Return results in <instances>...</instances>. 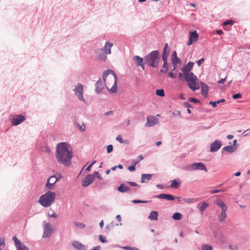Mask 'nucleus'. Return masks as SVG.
<instances>
[{"instance_id":"603ef678","label":"nucleus","mask_w":250,"mask_h":250,"mask_svg":"<svg viewBox=\"0 0 250 250\" xmlns=\"http://www.w3.org/2000/svg\"><path fill=\"white\" fill-rule=\"evenodd\" d=\"M113 149V146L112 145H109L107 146V152L108 153H111Z\"/></svg>"},{"instance_id":"423d86ee","label":"nucleus","mask_w":250,"mask_h":250,"mask_svg":"<svg viewBox=\"0 0 250 250\" xmlns=\"http://www.w3.org/2000/svg\"><path fill=\"white\" fill-rule=\"evenodd\" d=\"M186 169L188 171L200 170H204L206 172L208 171V169H207L205 164L202 162L191 164L190 165L187 167Z\"/></svg>"},{"instance_id":"412c9836","label":"nucleus","mask_w":250,"mask_h":250,"mask_svg":"<svg viewBox=\"0 0 250 250\" xmlns=\"http://www.w3.org/2000/svg\"><path fill=\"white\" fill-rule=\"evenodd\" d=\"M72 245L77 250H85L84 245L78 241H73Z\"/></svg>"},{"instance_id":"7c9ffc66","label":"nucleus","mask_w":250,"mask_h":250,"mask_svg":"<svg viewBox=\"0 0 250 250\" xmlns=\"http://www.w3.org/2000/svg\"><path fill=\"white\" fill-rule=\"evenodd\" d=\"M117 76L114 78V83L112 85V87L110 89V92L112 93H115L117 92Z\"/></svg>"},{"instance_id":"6e6d98bb","label":"nucleus","mask_w":250,"mask_h":250,"mask_svg":"<svg viewBox=\"0 0 250 250\" xmlns=\"http://www.w3.org/2000/svg\"><path fill=\"white\" fill-rule=\"evenodd\" d=\"M78 126L79 128V129L81 130L82 131H84L85 130L86 126L85 124H83L82 125H80L79 124H78Z\"/></svg>"},{"instance_id":"1a4fd4ad","label":"nucleus","mask_w":250,"mask_h":250,"mask_svg":"<svg viewBox=\"0 0 250 250\" xmlns=\"http://www.w3.org/2000/svg\"><path fill=\"white\" fill-rule=\"evenodd\" d=\"M44 224L43 226V233L42 235L43 238H47L51 236L53 232V229L51 225L49 223H46L44 222Z\"/></svg>"},{"instance_id":"de8ad7c7","label":"nucleus","mask_w":250,"mask_h":250,"mask_svg":"<svg viewBox=\"0 0 250 250\" xmlns=\"http://www.w3.org/2000/svg\"><path fill=\"white\" fill-rule=\"evenodd\" d=\"M126 184L129 185L131 187H140V186L138 184H137L135 182H130V181H127Z\"/></svg>"},{"instance_id":"338daca9","label":"nucleus","mask_w":250,"mask_h":250,"mask_svg":"<svg viewBox=\"0 0 250 250\" xmlns=\"http://www.w3.org/2000/svg\"><path fill=\"white\" fill-rule=\"evenodd\" d=\"M168 76L171 78H175L176 77L175 75L172 72L168 73Z\"/></svg>"},{"instance_id":"774afa93","label":"nucleus","mask_w":250,"mask_h":250,"mask_svg":"<svg viewBox=\"0 0 250 250\" xmlns=\"http://www.w3.org/2000/svg\"><path fill=\"white\" fill-rule=\"evenodd\" d=\"M101 247L97 246L96 247L92 248L90 250H100Z\"/></svg>"},{"instance_id":"a878e982","label":"nucleus","mask_w":250,"mask_h":250,"mask_svg":"<svg viewBox=\"0 0 250 250\" xmlns=\"http://www.w3.org/2000/svg\"><path fill=\"white\" fill-rule=\"evenodd\" d=\"M216 204L219 207L221 208L222 211L224 212L226 211L227 209V205L224 203V202L220 200H217L216 201Z\"/></svg>"},{"instance_id":"bf43d9fd","label":"nucleus","mask_w":250,"mask_h":250,"mask_svg":"<svg viewBox=\"0 0 250 250\" xmlns=\"http://www.w3.org/2000/svg\"><path fill=\"white\" fill-rule=\"evenodd\" d=\"M135 165L132 164L131 166H130L128 167V169L130 171H134L135 170Z\"/></svg>"},{"instance_id":"f704fd0d","label":"nucleus","mask_w":250,"mask_h":250,"mask_svg":"<svg viewBox=\"0 0 250 250\" xmlns=\"http://www.w3.org/2000/svg\"><path fill=\"white\" fill-rule=\"evenodd\" d=\"M143 159L144 157L142 155H140L136 159L132 160V164H134L136 165Z\"/></svg>"},{"instance_id":"79ce46f5","label":"nucleus","mask_w":250,"mask_h":250,"mask_svg":"<svg viewBox=\"0 0 250 250\" xmlns=\"http://www.w3.org/2000/svg\"><path fill=\"white\" fill-rule=\"evenodd\" d=\"M74 225L79 228L83 229L85 227V225L83 223L75 222L74 223Z\"/></svg>"},{"instance_id":"09e8293b","label":"nucleus","mask_w":250,"mask_h":250,"mask_svg":"<svg viewBox=\"0 0 250 250\" xmlns=\"http://www.w3.org/2000/svg\"><path fill=\"white\" fill-rule=\"evenodd\" d=\"M242 94L240 93H238L237 94H234L232 95V98L234 100L240 99L242 98Z\"/></svg>"},{"instance_id":"49530a36","label":"nucleus","mask_w":250,"mask_h":250,"mask_svg":"<svg viewBox=\"0 0 250 250\" xmlns=\"http://www.w3.org/2000/svg\"><path fill=\"white\" fill-rule=\"evenodd\" d=\"M12 239L15 242V246L16 247L17 246H18V245H19L20 244H21V242L20 240H19L17 237L16 236H14L13 237H12Z\"/></svg>"},{"instance_id":"ddd939ff","label":"nucleus","mask_w":250,"mask_h":250,"mask_svg":"<svg viewBox=\"0 0 250 250\" xmlns=\"http://www.w3.org/2000/svg\"><path fill=\"white\" fill-rule=\"evenodd\" d=\"M199 35L196 31L194 30L189 32V40L187 42L188 45H191L193 42H196L198 39Z\"/></svg>"},{"instance_id":"6e6552de","label":"nucleus","mask_w":250,"mask_h":250,"mask_svg":"<svg viewBox=\"0 0 250 250\" xmlns=\"http://www.w3.org/2000/svg\"><path fill=\"white\" fill-rule=\"evenodd\" d=\"M83 85L80 83H78L77 85L75 86V88L74 89L75 94L76 96H77L78 99L85 102L83 97Z\"/></svg>"},{"instance_id":"72a5a7b5","label":"nucleus","mask_w":250,"mask_h":250,"mask_svg":"<svg viewBox=\"0 0 250 250\" xmlns=\"http://www.w3.org/2000/svg\"><path fill=\"white\" fill-rule=\"evenodd\" d=\"M47 180L50 183H53V185H55L56 182L59 181V178H57L55 175H52L48 178Z\"/></svg>"},{"instance_id":"8fccbe9b","label":"nucleus","mask_w":250,"mask_h":250,"mask_svg":"<svg viewBox=\"0 0 250 250\" xmlns=\"http://www.w3.org/2000/svg\"><path fill=\"white\" fill-rule=\"evenodd\" d=\"M178 79L180 81H183L184 80L185 81V75H184L183 72V73L180 72L178 74Z\"/></svg>"},{"instance_id":"0e129e2a","label":"nucleus","mask_w":250,"mask_h":250,"mask_svg":"<svg viewBox=\"0 0 250 250\" xmlns=\"http://www.w3.org/2000/svg\"><path fill=\"white\" fill-rule=\"evenodd\" d=\"M193 200L194 199L192 198H187L183 199V200L186 203H191L193 202Z\"/></svg>"},{"instance_id":"20e7f679","label":"nucleus","mask_w":250,"mask_h":250,"mask_svg":"<svg viewBox=\"0 0 250 250\" xmlns=\"http://www.w3.org/2000/svg\"><path fill=\"white\" fill-rule=\"evenodd\" d=\"M112 46V43L106 42L103 48H97L95 50V57L99 60L105 61L107 59L106 55L111 53V49Z\"/></svg>"},{"instance_id":"39448f33","label":"nucleus","mask_w":250,"mask_h":250,"mask_svg":"<svg viewBox=\"0 0 250 250\" xmlns=\"http://www.w3.org/2000/svg\"><path fill=\"white\" fill-rule=\"evenodd\" d=\"M185 79L188 83V86L192 90L195 91L199 88V86H196L198 78L194 73H191L189 75H186Z\"/></svg>"},{"instance_id":"5701e85b","label":"nucleus","mask_w":250,"mask_h":250,"mask_svg":"<svg viewBox=\"0 0 250 250\" xmlns=\"http://www.w3.org/2000/svg\"><path fill=\"white\" fill-rule=\"evenodd\" d=\"M129 189V188L124 183L121 184L117 188V190L121 193H125Z\"/></svg>"},{"instance_id":"a211bd4d","label":"nucleus","mask_w":250,"mask_h":250,"mask_svg":"<svg viewBox=\"0 0 250 250\" xmlns=\"http://www.w3.org/2000/svg\"><path fill=\"white\" fill-rule=\"evenodd\" d=\"M104 84L105 83H103L101 79H99L95 83V91L98 94L101 93L103 89L104 88Z\"/></svg>"},{"instance_id":"f03ea898","label":"nucleus","mask_w":250,"mask_h":250,"mask_svg":"<svg viewBox=\"0 0 250 250\" xmlns=\"http://www.w3.org/2000/svg\"><path fill=\"white\" fill-rule=\"evenodd\" d=\"M145 63L149 67L157 68L158 67L160 55L158 50H154L150 52L144 57Z\"/></svg>"},{"instance_id":"4be33fe9","label":"nucleus","mask_w":250,"mask_h":250,"mask_svg":"<svg viewBox=\"0 0 250 250\" xmlns=\"http://www.w3.org/2000/svg\"><path fill=\"white\" fill-rule=\"evenodd\" d=\"M237 149V147L231 146V145L224 146L222 148V152L225 151L229 153L234 152Z\"/></svg>"},{"instance_id":"58836bf2","label":"nucleus","mask_w":250,"mask_h":250,"mask_svg":"<svg viewBox=\"0 0 250 250\" xmlns=\"http://www.w3.org/2000/svg\"><path fill=\"white\" fill-rule=\"evenodd\" d=\"M156 94L157 96H160V97H164L165 96V91L163 89H157L156 90Z\"/></svg>"},{"instance_id":"2f4dec72","label":"nucleus","mask_w":250,"mask_h":250,"mask_svg":"<svg viewBox=\"0 0 250 250\" xmlns=\"http://www.w3.org/2000/svg\"><path fill=\"white\" fill-rule=\"evenodd\" d=\"M55 185H53V183H50L48 180L47 181L46 184L45 186L44 189L46 190L50 191V190H52L54 189Z\"/></svg>"},{"instance_id":"7ed1b4c3","label":"nucleus","mask_w":250,"mask_h":250,"mask_svg":"<svg viewBox=\"0 0 250 250\" xmlns=\"http://www.w3.org/2000/svg\"><path fill=\"white\" fill-rule=\"evenodd\" d=\"M56 193L54 192L48 191L46 193L40 197L38 202L43 207L48 208L55 202Z\"/></svg>"},{"instance_id":"680f3d73","label":"nucleus","mask_w":250,"mask_h":250,"mask_svg":"<svg viewBox=\"0 0 250 250\" xmlns=\"http://www.w3.org/2000/svg\"><path fill=\"white\" fill-rule=\"evenodd\" d=\"M96 163V161H93L89 166H88L86 168V170L87 171H90L91 170V167Z\"/></svg>"},{"instance_id":"c85d7f7f","label":"nucleus","mask_w":250,"mask_h":250,"mask_svg":"<svg viewBox=\"0 0 250 250\" xmlns=\"http://www.w3.org/2000/svg\"><path fill=\"white\" fill-rule=\"evenodd\" d=\"M164 62L162 68H161L160 71L162 73H166L168 69V66L167 64V61L166 60L163 61Z\"/></svg>"},{"instance_id":"9b49d317","label":"nucleus","mask_w":250,"mask_h":250,"mask_svg":"<svg viewBox=\"0 0 250 250\" xmlns=\"http://www.w3.org/2000/svg\"><path fill=\"white\" fill-rule=\"evenodd\" d=\"M94 181V176L92 174H89L85 176L82 181V184L83 187H86L92 184Z\"/></svg>"},{"instance_id":"ea45409f","label":"nucleus","mask_w":250,"mask_h":250,"mask_svg":"<svg viewBox=\"0 0 250 250\" xmlns=\"http://www.w3.org/2000/svg\"><path fill=\"white\" fill-rule=\"evenodd\" d=\"M208 206V204L207 203H206L205 202H203L202 203V205L200 207V211L201 212H203Z\"/></svg>"},{"instance_id":"5fc2aeb1","label":"nucleus","mask_w":250,"mask_h":250,"mask_svg":"<svg viewBox=\"0 0 250 250\" xmlns=\"http://www.w3.org/2000/svg\"><path fill=\"white\" fill-rule=\"evenodd\" d=\"M124 249L126 250H139V249L136 247H131L130 246H125L124 247Z\"/></svg>"},{"instance_id":"393cba45","label":"nucleus","mask_w":250,"mask_h":250,"mask_svg":"<svg viewBox=\"0 0 250 250\" xmlns=\"http://www.w3.org/2000/svg\"><path fill=\"white\" fill-rule=\"evenodd\" d=\"M213 235L214 237L220 241L221 243L225 242V238L224 235L222 233H218L217 232H214Z\"/></svg>"},{"instance_id":"aec40b11","label":"nucleus","mask_w":250,"mask_h":250,"mask_svg":"<svg viewBox=\"0 0 250 250\" xmlns=\"http://www.w3.org/2000/svg\"><path fill=\"white\" fill-rule=\"evenodd\" d=\"M109 74H112L114 78L117 77L115 72L112 70L107 69L106 71H104L103 74V79L104 83H105L107 76Z\"/></svg>"},{"instance_id":"6ab92c4d","label":"nucleus","mask_w":250,"mask_h":250,"mask_svg":"<svg viewBox=\"0 0 250 250\" xmlns=\"http://www.w3.org/2000/svg\"><path fill=\"white\" fill-rule=\"evenodd\" d=\"M170 49L168 47V44L166 43L164 47L163 53H162V60L167 61V58L169 55Z\"/></svg>"},{"instance_id":"f8f14e48","label":"nucleus","mask_w":250,"mask_h":250,"mask_svg":"<svg viewBox=\"0 0 250 250\" xmlns=\"http://www.w3.org/2000/svg\"><path fill=\"white\" fill-rule=\"evenodd\" d=\"M133 60L135 62V63L136 66L141 67L143 69L145 68V63L144 58L140 57L139 56H134L133 57Z\"/></svg>"},{"instance_id":"864d4df0","label":"nucleus","mask_w":250,"mask_h":250,"mask_svg":"<svg viewBox=\"0 0 250 250\" xmlns=\"http://www.w3.org/2000/svg\"><path fill=\"white\" fill-rule=\"evenodd\" d=\"M223 191H225V189H213V190H211L210 191V193L214 194V193H218V192H223Z\"/></svg>"},{"instance_id":"e433bc0d","label":"nucleus","mask_w":250,"mask_h":250,"mask_svg":"<svg viewBox=\"0 0 250 250\" xmlns=\"http://www.w3.org/2000/svg\"><path fill=\"white\" fill-rule=\"evenodd\" d=\"M17 250H28V248L21 242L16 247Z\"/></svg>"},{"instance_id":"c03bdc74","label":"nucleus","mask_w":250,"mask_h":250,"mask_svg":"<svg viewBox=\"0 0 250 250\" xmlns=\"http://www.w3.org/2000/svg\"><path fill=\"white\" fill-rule=\"evenodd\" d=\"M234 23V21L231 20H227L226 21H225L223 23V25L224 26H226V25H232Z\"/></svg>"},{"instance_id":"f3484780","label":"nucleus","mask_w":250,"mask_h":250,"mask_svg":"<svg viewBox=\"0 0 250 250\" xmlns=\"http://www.w3.org/2000/svg\"><path fill=\"white\" fill-rule=\"evenodd\" d=\"M157 123V119L154 116H149L147 117L146 126H153Z\"/></svg>"},{"instance_id":"0eeeda50","label":"nucleus","mask_w":250,"mask_h":250,"mask_svg":"<svg viewBox=\"0 0 250 250\" xmlns=\"http://www.w3.org/2000/svg\"><path fill=\"white\" fill-rule=\"evenodd\" d=\"M13 118H10V122L13 125H18L22 123L25 117L22 114H17L15 116L12 115Z\"/></svg>"},{"instance_id":"f257e3e1","label":"nucleus","mask_w":250,"mask_h":250,"mask_svg":"<svg viewBox=\"0 0 250 250\" xmlns=\"http://www.w3.org/2000/svg\"><path fill=\"white\" fill-rule=\"evenodd\" d=\"M55 156L59 163L65 166L70 165L73 157L71 146L66 142L59 143L56 147Z\"/></svg>"},{"instance_id":"2eb2a0df","label":"nucleus","mask_w":250,"mask_h":250,"mask_svg":"<svg viewBox=\"0 0 250 250\" xmlns=\"http://www.w3.org/2000/svg\"><path fill=\"white\" fill-rule=\"evenodd\" d=\"M155 197L161 199H165L167 201H173L175 199V196L170 194L166 193H161L155 196Z\"/></svg>"},{"instance_id":"4468645a","label":"nucleus","mask_w":250,"mask_h":250,"mask_svg":"<svg viewBox=\"0 0 250 250\" xmlns=\"http://www.w3.org/2000/svg\"><path fill=\"white\" fill-rule=\"evenodd\" d=\"M222 146V142L219 140H215L210 145V151L214 152L218 150Z\"/></svg>"},{"instance_id":"c756f323","label":"nucleus","mask_w":250,"mask_h":250,"mask_svg":"<svg viewBox=\"0 0 250 250\" xmlns=\"http://www.w3.org/2000/svg\"><path fill=\"white\" fill-rule=\"evenodd\" d=\"M180 185V182L177 179H174L170 185V188L177 189L179 188Z\"/></svg>"},{"instance_id":"3c124183","label":"nucleus","mask_w":250,"mask_h":250,"mask_svg":"<svg viewBox=\"0 0 250 250\" xmlns=\"http://www.w3.org/2000/svg\"><path fill=\"white\" fill-rule=\"evenodd\" d=\"M99 237V240L102 243H106V242H107L106 238V237L105 236H103L102 235H100Z\"/></svg>"},{"instance_id":"bb28decb","label":"nucleus","mask_w":250,"mask_h":250,"mask_svg":"<svg viewBox=\"0 0 250 250\" xmlns=\"http://www.w3.org/2000/svg\"><path fill=\"white\" fill-rule=\"evenodd\" d=\"M172 63L173 66V69L172 71H174L177 68V64L180 63L181 62V60L178 57L171 58Z\"/></svg>"},{"instance_id":"69168bd1","label":"nucleus","mask_w":250,"mask_h":250,"mask_svg":"<svg viewBox=\"0 0 250 250\" xmlns=\"http://www.w3.org/2000/svg\"><path fill=\"white\" fill-rule=\"evenodd\" d=\"M204 61V59L203 58H202L201 59L197 61V64L198 66H200L202 62H203Z\"/></svg>"},{"instance_id":"a18cd8bd","label":"nucleus","mask_w":250,"mask_h":250,"mask_svg":"<svg viewBox=\"0 0 250 250\" xmlns=\"http://www.w3.org/2000/svg\"><path fill=\"white\" fill-rule=\"evenodd\" d=\"M151 202L150 201H144V200H134L132 201V202L134 204H139V203H146L148 202Z\"/></svg>"},{"instance_id":"473e14b6","label":"nucleus","mask_w":250,"mask_h":250,"mask_svg":"<svg viewBox=\"0 0 250 250\" xmlns=\"http://www.w3.org/2000/svg\"><path fill=\"white\" fill-rule=\"evenodd\" d=\"M227 215L226 211L221 212V213L218 216V220L220 222L224 221V220L227 217Z\"/></svg>"},{"instance_id":"4d7b16f0","label":"nucleus","mask_w":250,"mask_h":250,"mask_svg":"<svg viewBox=\"0 0 250 250\" xmlns=\"http://www.w3.org/2000/svg\"><path fill=\"white\" fill-rule=\"evenodd\" d=\"M48 216L50 218H56L57 217L56 213L53 210H52L51 213H50L49 212H48Z\"/></svg>"},{"instance_id":"c9c22d12","label":"nucleus","mask_w":250,"mask_h":250,"mask_svg":"<svg viewBox=\"0 0 250 250\" xmlns=\"http://www.w3.org/2000/svg\"><path fill=\"white\" fill-rule=\"evenodd\" d=\"M172 218L175 220H180L182 218V214L179 212H175L173 214Z\"/></svg>"},{"instance_id":"e2e57ef3","label":"nucleus","mask_w":250,"mask_h":250,"mask_svg":"<svg viewBox=\"0 0 250 250\" xmlns=\"http://www.w3.org/2000/svg\"><path fill=\"white\" fill-rule=\"evenodd\" d=\"M209 104L211 105L214 108L216 107L217 105V102H216V101L213 102L211 101L209 102Z\"/></svg>"},{"instance_id":"dca6fc26","label":"nucleus","mask_w":250,"mask_h":250,"mask_svg":"<svg viewBox=\"0 0 250 250\" xmlns=\"http://www.w3.org/2000/svg\"><path fill=\"white\" fill-rule=\"evenodd\" d=\"M201 88V94L202 96L206 98L208 96L209 86L204 82H200Z\"/></svg>"},{"instance_id":"13d9d810","label":"nucleus","mask_w":250,"mask_h":250,"mask_svg":"<svg viewBox=\"0 0 250 250\" xmlns=\"http://www.w3.org/2000/svg\"><path fill=\"white\" fill-rule=\"evenodd\" d=\"M93 175H94V177H96L98 179L102 180V178L101 175L99 174V172L95 171L94 173V174H93Z\"/></svg>"},{"instance_id":"37998d69","label":"nucleus","mask_w":250,"mask_h":250,"mask_svg":"<svg viewBox=\"0 0 250 250\" xmlns=\"http://www.w3.org/2000/svg\"><path fill=\"white\" fill-rule=\"evenodd\" d=\"M188 101L189 102H192L195 104H201V102L200 100L193 97H189L188 99Z\"/></svg>"},{"instance_id":"052dcab7","label":"nucleus","mask_w":250,"mask_h":250,"mask_svg":"<svg viewBox=\"0 0 250 250\" xmlns=\"http://www.w3.org/2000/svg\"><path fill=\"white\" fill-rule=\"evenodd\" d=\"M183 105L185 107H188V108H192V106L190 104H189L188 102H184L183 104Z\"/></svg>"},{"instance_id":"9d476101","label":"nucleus","mask_w":250,"mask_h":250,"mask_svg":"<svg viewBox=\"0 0 250 250\" xmlns=\"http://www.w3.org/2000/svg\"><path fill=\"white\" fill-rule=\"evenodd\" d=\"M194 64L193 62H189L187 64L182 67L181 69L185 75V78H186V75H189L191 73H193L190 72V71L192 69Z\"/></svg>"},{"instance_id":"b1692460","label":"nucleus","mask_w":250,"mask_h":250,"mask_svg":"<svg viewBox=\"0 0 250 250\" xmlns=\"http://www.w3.org/2000/svg\"><path fill=\"white\" fill-rule=\"evenodd\" d=\"M153 175V174H142L141 182L146 183L147 181H150Z\"/></svg>"},{"instance_id":"4c0bfd02","label":"nucleus","mask_w":250,"mask_h":250,"mask_svg":"<svg viewBox=\"0 0 250 250\" xmlns=\"http://www.w3.org/2000/svg\"><path fill=\"white\" fill-rule=\"evenodd\" d=\"M201 250H213V247L211 245L204 244L201 247Z\"/></svg>"},{"instance_id":"cd10ccee","label":"nucleus","mask_w":250,"mask_h":250,"mask_svg":"<svg viewBox=\"0 0 250 250\" xmlns=\"http://www.w3.org/2000/svg\"><path fill=\"white\" fill-rule=\"evenodd\" d=\"M158 213L156 211H152L150 212L148 218L151 220H157L158 219Z\"/></svg>"},{"instance_id":"a19ab883","label":"nucleus","mask_w":250,"mask_h":250,"mask_svg":"<svg viewBox=\"0 0 250 250\" xmlns=\"http://www.w3.org/2000/svg\"><path fill=\"white\" fill-rule=\"evenodd\" d=\"M116 140L119 142L121 144H127V141L126 140H123L121 135H119L116 138Z\"/></svg>"}]
</instances>
